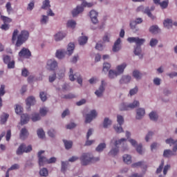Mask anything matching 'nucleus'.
<instances>
[{"mask_svg":"<svg viewBox=\"0 0 177 177\" xmlns=\"http://www.w3.org/2000/svg\"><path fill=\"white\" fill-rule=\"evenodd\" d=\"M8 118H9V114L3 113V115L1 116L0 123L1 124H5V122H6V121H8Z\"/></svg>","mask_w":177,"mask_h":177,"instance_id":"obj_35","label":"nucleus"},{"mask_svg":"<svg viewBox=\"0 0 177 177\" xmlns=\"http://www.w3.org/2000/svg\"><path fill=\"white\" fill-rule=\"evenodd\" d=\"M66 37V34L63 32H58L55 35V41H62L63 38Z\"/></svg>","mask_w":177,"mask_h":177,"instance_id":"obj_33","label":"nucleus"},{"mask_svg":"<svg viewBox=\"0 0 177 177\" xmlns=\"http://www.w3.org/2000/svg\"><path fill=\"white\" fill-rule=\"evenodd\" d=\"M18 35L19 30L15 29L12 33V44L16 42L15 46L17 48L20 47L21 45L24 44L26 41L28 39V37H30V33L27 30H22L21 33L19 35Z\"/></svg>","mask_w":177,"mask_h":177,"instance_id":"obj_1","label":"nucleus"},{"mask_svg":"<svg viewBox=\"0 0 177 177\" xmlns=\"http://www.w3.org/2000/svg\"><path fill=\"white\" fill-rule=\"evenodd\" d=\"M121 49V39L118 38L114 43L113 46V52H118Z\"/></svg>","mask_w":177,"mask_h":177,"instance_id":"obj_19","label":"nucleus"},{"mask_svg":"<svg viewBox=\"0 0 177 177\" xmlns=\"http://www.w3.org/2000/svg\"><path fill=\"white\" fill-rule=\"evenodd\" d=\"M6 8L7 9L8 13H10L13 10V8H12V3L10 2H8L6 5Z\"/></svg>","mask_w":177,"mask_h":177,"instance_id":"obj_57","label":"nucleus"},{"mask_svg":"<svg viewBox=\"0 0 177 177\" xmlns=\"http://www.w3.org/2000/svg\"><path fill=\"white\" fill-rule=\"evenodd\" d=\"M82 12H84V8L82 6H77L75 9L72 11L73 17H75L77 15H80Z\"/></svg>","mask_w":177,"mask_h":177,"instance_id":"obj_23","label":"nucleus"},{"mask_svg":"<svg viewBox=\"0 0 177 177\" xmlns=\"http://www.w3.org/2000/svg\"><path fill=\"white\" fill-rule=\"evenodd\" d=\"M39 97L41 102H46V100L48 99V97H46V94L44 91L40 92Z\"/></svg>","mask_w":177,"mask_h":177,"instance_id":"obj_50","label":"nucleus"},{"mask_svg":"<svg viewBox=\"0 0 177 177\" xmlns=\"http://www.w3.org/2000/svg\"><path fill=\"white\" fill-rule=\"evenodd\" d=\"M1 20H3L4 24L12 23V19H10V18H9L8 17H5L3 15H1Z\"/></svg>","mask_w":177,"mask_h":177,"instance_id":"obj_46","label":"nucleus"},{"mask_svg":"<svg viewBox=\"0 0 177 177\" xmlns=\"http://www.w3.org/2000/svg\"><path fill=\"white\" fill-rule=\"evenodd\" d=\"M104 149H106V143H101L96 147V151H103Z\"/></svg>","mask_w":177,"mask_h":177,"instance_id":"obj_49","label":"nucleus"},{"mask_svg":"<svg viewBox=\"0 0 177 177\" xmlns=\"http://www.w3.org/2000/svg\"><path fill=\"white\" fill-rule=\"evenodd\" d=\"M149 116L150 120H151V121H157V120H158V115L156 111H151L149 113Z\"/></svg>","mask_w":177,"mask_h":177,"instance_id":"obj_30","label":"nucleus"},{"mask_svg":"<svg viewBox=\"0 0 177 177\" xmlns=\"http://www.w3.org/2000/svg\"><path fill=\"white\" fill-rule=\"evenodd\" d=\"M34 104H35V97L32 96L28 97L26 100V106L30 107V106Z\"/></svg>","mask_w":177,"mask_h":177,"instance_id":"obj_25","label":"nucleus"},{"mask_svg":"<svg viewBox=\"0 0 177 177\" xmlns=\"http://www.w3.org/2000/svg\"><path fill=\"white\" fill-rule=\"evenodd\" d=\"M28 135H30V133H28V130H27V129L22 128L21 129L20 134H19L20 139H22L23 140H24V139H27V138H28Z\"/></svg>","mask_w":177,"mask_h":177,"instance_id":"obj_18","label":"nucleus"},{"mask_svg":"<svg viewBox=\"0 0 177 177\" xmlns=\"http://www.w3.org/2000/svg\"><path fill=\"white\" fill-rule=\"evenodd\" d=\"M19 57L30 59L31 57V51L26 48H23L19 53Z\"/></svg>","mask_w":177,"mask_h":177,"instance_id":"obj_13","label":"nucleus"},{"mask_svg":"<svg viewBox=\"0 0 177 177\" xmlns=\"http://www.w3.org/2000/svg\"><path fill=\"white\" fill-rule=\"evenodd\" d=\"M141 53L142 48H140V46H136V48H135L134 49V54L136 55V56H139L140 59H142V57H143V55H142Z\"/></svg>","mask_w":177,"mask_h":177,"instance_id":"obj_32","label":"nucleus"},{"mask_svg":"<svg viewBox=\"0 0 177 177\" xmlns=\"http://www.w3.org/2000/svg\"><path fill=\"white\" fill-rule=\"evenodd\" d=\"M96 117H97V112H96V110L91 111L90 113L86 115L85 120L86 124L92 122V120Z\"/></svg>","mask_w":177,"mask_h":177,"instance_id":"obj_14","label":"nucleus"},{"mask_svg":"<svg viewBox=\"0 0 177 177\" xmlns=\"http://www.w3.org/2000/svg\"><path fill=\"white\" fill-rule=\"evenodd\" d=\"M55 133H56V132L55 131V129H51L48 131V136H50V138H55Z\"/></svg>","mask_w":177,"mask_h":177,"instance_id":"obj_62","label":"nucleus"},{"mask_svg":"<svg viewBox=\"0 0 177 177\" xmlns=\"http://www.w3.org/2000/svg\"><path fill=\"white\" fill-rule=\"evenodd\" d=\"M16 114H21L23 113V108L21 106L17 104L15 108Z\"/></svg>","mask_w":177,"mask_h":177,"instance_id":"obj_52","label":"nucleus"},{"mask_svg":"<svg viewBox=\"0 0 177 177\" xmlns=\"http://www.w3.org/2000/svg\"><path fill=\"white\" fill-rule=\"evenodd\" d=\"M140 104L139 103V101L134 100L132 103L130 104H121L120 109L121 111H127L128 110H133V109L139 107Z\"/></svg>","mask_w":177,"mask_h":177,"instance_id":"obj_5","label":"nucleus"},{"mask_svg":"<svg viewBox=\"0 0 177 177\" xmlns=\"http://www.w3.org/2000/svg\"><path fill=\"white\" fill-rule=\"evenodd\" d=\"M6 93L5 91V84H1L0 87V107H2V98L1 96H3Z\"/></svg>","mask_w":177,"mask_h":177,"instance_id":"obj_26","label":"nucleus"},{"mask_svg":"<svg viewBox=\"0 0 177 177\" xmlns=\"http://www.w3.org/2000/svg\"><path fill=\"white\" fill-rule=\"evenodd\" d=\"M48 20H49V17H48V16L42 15V19L40 20V23L41 24H46Z\"/></svg>","mask_w":177,"mask_h":177,"instance_id":"obj_56","label":"nucleus"},{"mask_svg":"<svg viewBox=\"0 0 177 177\" xmlns=\"http://www.w3.org/2000/svg\"><path fill=\"white\" fill-rule=\"evenodd\" d=\"M117 118V122L119 124L118 126H114L113 128L117 133H121V132L124 131L122 127H121V125L124 124V118L122 115H118Z\"/></svg>","mask_w":177,"mask_h":177,"instance_id":"obj_9","label":"nucleus"},{"mask_svg":"<svg viewBox=\"0 0 177 177\" xmlns=\"http://www.w3.org/2000/svg\"><path fill=\"white\" fill-rule=\"evenodd\" d=\"M110 67H111V65L109 63H104L102 71H104V73H107V71L110 70Z\"/></svg>","mask_w":177,"mask_h":177,"instance_id":"obj_51","label":"nucleus"},{"mask_svg":"<svg viewBox=\"0 0 177 177\" xmlns=\"http://www.w3.org/2000/svg\"><path fill=\"white\" fill-rule=\"evenodd\" d=\"M19 168H20V166L18 164H14L8 168V171H15V169H19Z\"/></svg>","mask_w":177,"mask_h":177,"instance_id":"obj_61","label":"nucleus"},{"mask_svg":"<svg viewBox=\"0 0 177 177\" xmlns=\"http://www.w3.org/2000/svg\"><path fill=\"white\" fill-rule=\"evenodd\" d=\"M128 42L130 44H135L137 45V46H142L145 42H146V40L145 39H140L139 37H129L127 39Z\"/></svg>","mask_w":177,"mask_h":177,"instance_id":"obj_10","label":"nucleus"},{"mask_svg":"<svg viewBox=\"0 0 177 177\" xmlns=\"http://www.w3.org/2000/svg\"><path fill=\"white\" fill-rule=\"evenodd\" d=\"M133 77H134L136 80H140V78H142V73H140L139 71H134L133 72Z\"/></svg>","mask_w":177,"mask_h":177,"instance_id":"obj_44","label":"nucleus"},{"mask_svg":"<svg viewBox=\"0 0 177 177\" xmlns=\"http://www.w3.org/2000/svg\"><path fill=\"white\" fill-rule=\"evenodd\" d=\"M44 153H45V151H40L38 152L39 167H44L45 164H48V159L45 156H42Z\"/></svg>","mask_w":177,"mask_h":177,"instance_id":"obj_12","label":"nucleus"},{"mask_svg":"<svg viewBox=\"0 0 177 177\" xmlns=\"http://www.w3.org/2000/svg\"><path fill=\"white\" fill-rule=\"evenodd\" d=\"M39 113L41 115L45 116V115L48 113V109L46 107H44L40 109Z\"/></svg>","mask_w":177,"mask_h":177,"instance_id":"obj_59","label":"nucleus"},{"mask_svg":"<svg viewBox=\"0 0 177 177\" xmlns=\"http://www.w3.org/2000/svg\"><path fill=\"white\" fill-rule=\"evenodd\" d=\"M31 120L32 121H33V122H36V121H39V120H41V115H39V113H33L32 115Z\"/></svg>","mask_w":177,"mask_h":177,"instance_id":"obj_42","label":"nucleus"},{"mask_svg":"<svg viewBox=\"0 0 177 177\" xmlns=\"http://www.w3.org/2000/svg\"><path fill=\"white\" fill-rule=\"evenodd\" d=\"M143 164H145V162H143V161L137 162L133 163L131 165V167L132 168H138V167H142V165H143Z\"/></svg>","mask_w":177,"mask_h":177,"instance_id":"obj_53","label":"nucleus"},{"mask_svg":"<svg viewBox=\"0 0 177 177\" xmlns=\"http://www.w3.org/2000/svg\"><path fill=\"white\" fill-rule=\"evenodd\" d=\"M127 140V139L125 138H121L119 140H112L111 141V145H113V143H114V148H112L111 150L109 151V156H112V157H115V156H117L120 151V145H121V143H122V142H125Z\"/></svg>","mask_w":177,"mask_h":177,"instance_id":"obj_4","label":"nucleus"},{"mask_svg":"<svg viewBox=\"0 0 177 177\" xmlns=\"http://www.w3.org/2000/svg\"><path fill=\"white\" fill-rule=\"evenodd\" d=\"M168 3H169V1L168 0H166L161 3H159V5H160L162 9H165L168 7Z\"/></svg>","mask_w":177,"mask_h":177,"instance_id":"obj_55","label":"nucleus"},{"mask_svg":"<svg viewBox=\"0 0 177 177\" xmlns=\"http://www.w3.org/2000/svg\"><path fill=\"white\" fill-rule=\"evenodd\" d=\"M131 82V76H123L120 80V84H128L129 82Z\"/></svg>","mask_w":177,"mask_h":177,"instance_id":"obj_31","label":"nucleus"},{"mask_svg":"<svg viewBox=\"0 0 177 177\" xmlns=\"http://www.w3.org/2000/svg\"><path fill=\"white\" fill-rule=\"evenodd\" d=\"M75 48V46L74 45V44L70 43L68 45L67 52L69 56H71V55H73V52H74Z\"/></svg>","mask_w":177,"mask_h":177,"instance_id":"obj_28","label":"nucleus"},{"mask_svg":"<svg viewBox=\"0 0 177 177\" xmlns=\"http://www.w3.org/2000/svg\"><path fill=\"white\" fill-rule=\"evenodd\" d=\"M32 150V147L28 145L26 147L24 144H21L17 150V156H21L23 153H30Z\"/></svg>","mask_w":177,"mask_h":177,"instance_id":"obj_8","label":"nucleus"},{"mask_svg":"<svg viewBox=\"0 0 177 177\" xmlns=\"http://www.w3.org/2000/svg\"><path fill=\"white\" fill-rule=\"evenodd\" d=\"M93 132V129H88L87 134H86V146H91V145H92V143H93V142H95L94 140H89V137L91 136H92V133Z\"/></svg>","mask_w":177,"mask_h":177,"instance_id":"obj_20","label":"nucleus"},{"mask_svg":"<svg viewBox=\"0 0 177 177\" xmlns=\"http://www.w3.org/2000/svg\"><path fill=\"white\" fill-rule=\"evenodd\" d=\"M138 86H136L134 88L131 89L129 91L130 96H133V95H136V93H138Z\"/></svg>","mask_w":177,"mask_h":177,"instance_id":"obj_58","label":"nucleus"},{"mask_svg":"<svg viewBox=\"0 0 177 177\" xmlns=\"http://www.w3.org/2000/svg\"><path fill=\"white\" fill-rule=\"evenodd\" d=\"M69 80L70 81H75V80H77L78 84H80V85H82V77H81V75H80V73H75L74 75L73 68H70Z\"/></svg>","mask_w":177,"mask_h":177,"instance_id":"obj_7","label":"nucleus"},{"mask_svg":"<svg viewBox=\"0 0 177 177\" xmlns=\"http://www.w3.org/2000/svg\"><path fill=\"white\" fill-rule=\"evenodd\" d=\"M149 32L152 34H158L160 32V28L157 26H152L149 28Z\"/></svg>","mask_w":177,"mask_h":177,"instance_id":"obj_36","label":"nucleus"},{"mask_svg":"<svg viewBox=\"0 0 177 177\" xmlns=\"http://www.w3.org/2000/svg\"><path fill=\"white\" fill-rule=\"evenodd\" d=\"M41 9H44L47 10V9H50V1L49 0H44L42 3Z\"/></svg>","mask_w":177,"mask_h":177,"instance_id":"obj_29","label":"nucleus"},{"mask_svg":"<svg viewBox=\"0 0 177 177\" xmlns=\"http://www.w3.org/2000/svg\"><path fill=\"white\" fill-rule=\"evenodd\" d=\"M129 142L133 146V147H136V151L139 154H142L143 153V151L142 150V144H139L138 145V142L133 139H129Z\"/></svg>","mask_w":177,"mask_h":177,"instance_id":"obj_15","label":"nucleus"},{"mask_svg":"<svg viewBox=\"0 0 177 177\" xmlns=\"http://www.w3.org/2000/svg\"><path fill=\"white\" fill-rule=\"evenodd\" d=\"M123 161L125 164L132 163V156L131 155L125 154L123 156Z\"/></svg>","mask_w":177,"mask_h":177,"instance_id":"obj_27","label":"nucleus"},{"mask_svg":"<svg viewBox=\"0 0 177 177\" xmlns=\"http://www.w3.org/2000/svg\"><path fill=\"white\" fill-rule=\"evenodd\" d=\"M75 26H77L75 21L70 20L67 22V27L70 28H75Z\"/></svg>","mask_w":177,"mask_h":177,"instance_id":"obj_47","label":"nucleus"},{"mask_svg":"<svg viewBox=\"0 0 177 177\" xmlns=\"http://www.w3.org/2000/svg\"><path fill=\"white\" fill-rule=\"evenodd\" d=\"M80 45H85L88 42V37L82 36L78 39Z\"/></svg>","mask_w":177,"mask_h":177,"instance_id":"obj_37","label":"nucleus"},{"mask_svg":"<svg viewBox=\"0 0 177 177\" xmlns=\"http://www.w3.org/2000/svg\"><path fill=\"white\" fill-rule=\"evenodd\" d=\"M63 142L64 143V146L66 150H69V149H71V147H73V141L64 140Z\"/></svg>","mask_w":177,"mask_h":177,"instance_id":"obj_38","label":"nucleus"},{"mask_svg":"<svg viewBox=\"0 0 177 177\" xmlns=\"http://www.w3.org/2000/svg\"><path fill=\"white\" fill-rule=\"evenodd\" d=\"M163 24L166 28H171L172 27V19H165L163 22Z\"/></svg>","mask_w":177,"mask_h":177,"instance_id":"obj_34","label":"nucleus"},{"mask_svg":"<svg viewBox=\"0 0 177 177\" xmlns=\"http://www.w3.org/2000/svg\"><path fill=\"white\" fill-rule=\"evenodd\" d=\"M112 124L111 120L109 118H105L103 123L104 128H109V126Z\"/></svg>","mask_w":177,"mask_h":177,"instance_id":"obj_43","label":"nucleus"},{"mask_svg":"<svg viewBox=\"0 0 177 177\" xmlns=\"http://www.w3.org/2000/svg\"><path fill=\"white\" fill-rule=\"evenodd\" d=\"M162 168H164V160H161V163L156 170V174H161V172L162 171Z\"/></svg>","mask_w":177,"mask_h":177,"instance_id":"obj_54","label":"nucleus"},{"mask_svg":"<svg viewBox=\"0 0 177 177\" xmlns=\"http://www.w3.org/2000/svg\"><path fill=\"white\" fill-rule=\"evenodd\" d=\"M56 80V73H54L52 75L49 76V82H53Z\"/></svg>","mask_w":177,"mask_h":177,"instance_id":"obj_63","label":"nucleus"},{"mask_svg":"<svg viewBox=\"0 0 177 177\" xmlns=\"http://www.w3.org/2000/svg\"><path fill=\"white\" fill-rule=\"evenodd\" d=\"M39 175H40V176H44V177L48 176V175H49V172L48 171V169L42 168L41 169H40Z\"/></svg>","mask_w":177,"mask_h":177,"instance_id":"obj_40","label":"nucleus"},{"mask_svg":"<svg viewBox=\"0 0 177 177\" xmlns=\"http://www.w3.org/2000/svg\"><path fill=\"white\" fill-rule=\"evenodd\" d=\"M55 56L57 59H63L64 57V51L62 50H57Z\"/></svg>","mask_w":177,"mask_h":177,"instance_id":"obj_41","label":"nucleus"},{"mask_svg":"<svg viewBox=\"0 0 177 177\" xmlns=\"http://www.w3.org/2000/svg\"><path fill=\"white\" fill-rule=\"evenodd\" d=\"M145 109L140 108L137 109V115H136V119L137 120H142L143 118V116L145 114Z\"/></svg>","mask_w":177,"mask_h":177,"instance_id":"obj_21","label":"nucleus"},{"mask_svg":"<svg viewBox=\"0 0 177 177\" xmlns=\"http://www.w3.org/2000/svg\"><path fill=\"white\" fill-rule=\"evenodd\" d=\"M67 165H68V162H62V167H61V171L64 174L66 172L67 169Z\"/></svg>","mask_w":177,"mask_h":177,"instance_id":"obj_48","label":"nucleus"},{"mask_svg":"<svg viewBox=\"0 0 177 177\" xmlns=\"http://www.w3.org/2000/svg\"><path fill=\"white\" fill-rule=\"evenodd\" d=\"M154 9H155L154 6L151 7V8H149V7H147L145 9L143 6H140V7H138L137 8V12H144V13H145V15H147V16L149 17L152 19V20H154V19H156V17H154V15H153V14H151V12H153V10H154Z\"/></svg>","mask_w":177,"mask_h":177,"instance_id":"obj_6","label":"nucleus"},{"mask_svg":"<svg viewBox=\"0 0 177 177\" xmlns=\"http://www.w3.org/2000/svg\"><path fill=\"white\" fill-rule=\"evenodd\" d=\"M167 145H169V146H174L173 148V151L171 149H165L163 152V157L166 158H169V157H172V156H176L177 151V140H174L172 138H169L166 140Z\"/></svg>","mask_w":177,"mask_h":177,"instance_id":"obj_2","label":"nucleus"},{"mask_svg":"<svg viewBox=\"0 0 177 177\" xmlns=\"http://www.w3.org/2000/svg\"><path fill=\"white\" fill-rule=\"evenodd\" d=\"M127 68V64L123 63L121 65H119L117 66L116 68V72L118 74V75L122 74V73H124V70H125V68Z\"/></svg>","mask_w":177,"mask_h":177,"instance_id":"obj_22","label":"nucleus"},{"mask_svg":"<svg viewBox=\"0 0 177 177\" xmlns=\"http://www.w3.org/2000/svg\"><path fill=\"white\" fill-rule=\"evenodd\" d=\"M158 44V40L157 39H151L149 43L150 46H156Z\"/></svg>","mask_w":177,"mask_h":177,"instance_id":"obj_60","label":"nucleus"},{"mask_svg":"<svg viewBox=\"0 0 177 177\" xmlns=\"http://www.w3.org/2000/svg\"><path fill=\"white\" fill-rule=\"evenodd\" d=\"M118 75H119L117 73V71L110 70L109 71V78H111V80H113V78H115V77H117Z\"/></svg>","mask_w":177,"mask_h":177,"instance_id":"obj_39","label":"nucleus"},{"mask_svg":"<svg viewBox=\"0 0 177 177\" xmlns=\"http://www.w3.org/2000/svg\"><path fill=\"white\" fill-rule=\"evenodd\" d=\"M37 136L40 139H44L45 138V131L42 129H39L37 130Z\"/></svg>","mask_w":177,"mask_h":177,"instance_id":"obj_45","label":"nucleus"},{"mask_svg":"<svg viewBox=\"0 0 177 177\" xmlns=\"http://www.w3.org/2000/svg\"><path fill=\"white\" fill-rule=\"evenodd\" d=\"M103 92H104V80L102 81V84L95 93L97 97H102V96H103Z\"/></svg>","mask_w":177,"mask_h":177,"instance_id":"obj_16","label":"nucleus"},{"mask_svg":"<svg viewBox=\"0 0 177 177\" xmlns=\"http://www.w3.org/2000/svg\"><path fill=\"white\" fill-rule=\"evenodd\" d=\"M90 17L93 24H96V23H98L99 21L97 20V12L93 10L90 11Z\"/></svg>","mask_w":177,"mask_h":177,"instance_id":"obj_17","label":"nucleus"},{"mask_svg":"<svg viewBox=\"0 0 177 177\" xmlns=\"http://www.w3.org/2000/svg\"><path fill=\"white\" fill-rule=\"evenodd\" d=\"M30 121V116L28 114H22L21 115V124L22 125H26Z\"/></svg>","mask_w":177,"mask_h":177,"instance_id":"obj_24","label":"nucleus"},{"mask_svg":"<svg viewBox=\"0 0 177 177\" xmlns=\"http://www.w3.org/2000/svg\"><path fill=\"white\" fill-rule=\"evenodd\" d=\"M57 67V62L55 59H48L46 64V68L50 71H55Z\"/></svg>","mask_w":177,"mask_h":177,"instance_id":"obj_11","label":"nucleus"},{"mask_svg":"<svg viewBox=\"0 0 177 177\" xmlns=\"http://www.w3.org/2000/svg\"><path fill=\"white\" fill-rule=\"evenodd\" d=\"M8 68H15V61H10L8 64Z\"/></svg>","mask_w":177,"mask_h":177,"instance_id":"obj_64","label":"nucleus"},{"mask_svg":"<svg viewBox=\"0 0 177 177\" xmlns=\"http://www.w3.org/2000/svg\"><path fill=\"white\" fill-rule=\"evenodd\" d=\"M82 165H88L91 162H96L100 158L99 157L94 158L91 153H83L80 158Z\"/></svg>","mask_w":177,"mask_h":177,"instance_id":"obj_3","label":"nucleus"}]
</instances>
